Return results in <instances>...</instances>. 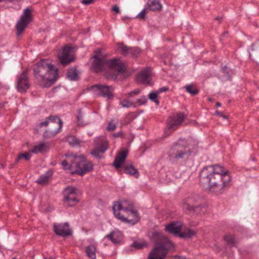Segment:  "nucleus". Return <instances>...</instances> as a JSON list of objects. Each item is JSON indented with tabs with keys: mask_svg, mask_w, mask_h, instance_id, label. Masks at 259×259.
Here are the masks:
<instances>
[{
	"mask_svg": "<svg viewBox=\"0 0 259 259\" xmlns=\"http://www.w3.org/2000/svg\"><path fill=\"white\" fill-rule=\"evenodd\" d=\"M212 170L213 176L215 174L219 175L221 177H231L230 171L224 166L218 164L213 165Z\"/></svg>",
	"mask_w": 259,
	"mask_h": 259,
	"instance_id": "19",
	"label": "nucleus"
},
{
	"mask_svg": "<svg viewBox=\"0 0 259 259\" xmlns=\"http://www.w3.org/2000/svg\"><path fill=\"white\" fill-rule=\"evenodd\" d=\"M215 114L220 117H223L224 119H227L228 118L227 115H224L222 112L218 110L215 111Z\"/></svg>",
	"mask_w": 259,
	"mask_h": 259,
	"instance_id": "52",
	"label": "nucleus"
},
{
	"mask_svg": "<svg viewBox=\"0 0 259 259\" xmlns=\"http://www.w3.org/2000/svg\"><path fill=\"white\" fill-rule=\"evenodd\" d=\"M133 246L135 247L137 249H140L146 246V244L144 243L135 242L133 244Z\"/></svg>",
	"mask_w": 259,
	"mask_h": 259,
	"instance_id": "42",
	"label": "nucleus"
},
{
	"mask_svg": "<svg viewBox=\"0 0 259 259\" xmlns=\"http://www.w3.org/2000/svg\"><path fill=\"white\" fill-rule=\"evenodd\" d=\"M140 90L139 89H137L128 93V96L129 97H132L136 95H138V94H140Z\"/></svg>",
	"mask_w": 259,
	"mask_h": 259,
	"instance_id": "46",
	"label": "nucleus"
},
{
	"mask_svg": "<svg viewBox=\"0 0 259 259\" xmlns=\"http://www.w3.org/2000/svg\"><path fill=\"white\" fill-rule=\"evenodd\" d=\"M12 259H16V257H13Z\"/></svg>",
	"mask_w": 259,
	"mask_h": 259,
	"instance_id": "63",
	"label": "nucleus"
},
{
	"mask_svg": "<svg viewBox=\"0 0 259 259\" xmlns=\"http://www.w3.org/2000/svg\"><path fill=\"white\" fill-rule=\"evenodd\" d=\"M201 200V197L199 196L192 195L184 200L182 207L184 209L188 210L200 203Z\"/></svg>",
	"mask_w": 259,
	"mask_h": 259,
	"instance_id": "14",
	"label": "nucleus"
},
{
	"mask_svg": "<svg viewBox=\"0 0 259 259\" xmlns=\"http://www.w3.org/2000/svg\"><path fill=\"white\" fill-rule=\"evenodd\" d=\"M208 100H209V101H211V99L210 98H208Z\"/></svg>",
	"mask_w": 259,
	"mask_h": 259,
	"instance_id": "62",
	"label": "nucleus"
},
{
	"mask_svg": "<svg viewBox=\"0 0 259 259\" xmlns=\"http://www.w3.org/2000/svg\"><path fill=\"white\" fill-rule=\"evenodd\" d=\"M128 154V150L123 149L121 151L118 152L116 155L113 165L116 168H120L124 163Z\"/></svg>",
	"mask_w": 259,
	"mask_h": 259,
	"instance_id": "16",
	"label": "nucleus"
},
{
	"mask_svg": "<svg viewBox=\"0 0 259 259\" xmlns=\"http://www.w3.org/2000/svg\"><path fill=\"white\" fill-rule=\"evenodd\" d=\"M77 111L78 114L76 116L77 124L78 126H83L85 125V123L83 120L81 110L79 109H78Z\"/></svg>",
	"mask_w": 259,
	"mask_h": 259,
	"instance_id": "34",
	"label": "nucleus"
},
{
	"mask_svg": "<svg viewBox=\"0 0 259 259\" xmlns=\"http://www.w3.org/2000/svg\"><path fill=\"white\" fill-rule=\"evenodd\" d=\"M118 50H120V53L123 56L129 55L130 48L124 45L123 44L119 45Z\"/></svg>",
	"mask_w": 259,
	"mask_h": 259,
	"instance_id": "33",
	"label": "nucleus"
},
{
	"mask_svg": "<svg viewBox=\"0 0 259 259\" xmlns=\"http://www.w3.org/2000/svg\"><path fill=\"white\" fill-rule=\"evenodd\" d=\"M36 183L39 185L45 186L48 184L49 179H37Z\"/></svg>",
	"mask_w": 259,
	"mask_h": 259,
	"instance_id": "44",
	"label": "nucleus"
},
{
	"mask_svg": "<svg viewBox=\"0 0 259 259\" xmlns=\"http://www.w3.org/2000/svg\"><path fill=\"white\" fill-rule=\"evenodd\" d=\"M66 159L63 160L61 164L64 169L70 170L72 175L77 174L82 176L85 174L92 170L93 164L88 162L84 156H78L76 154H65Z\"/></svg>",
	"mask_w": 259,
	"mask_h": 259,
	"instance_id": "3",
	"label": "nucleus"
},
{
	"mask_svg": "<svg viewBox=\"0 0 259 259\" xmlns=\"http://www.w3.org/2000/svg\"><path fill=\"white\" fill-rule=\"evenodd\" d=\"M92 59H94L92 63V69L96 72L106 71V77L109 79L116 80L119 75L124 73L126 71L124 63L119 58L107 60L94 55Z\"/></svg>",
	"mask_w": 259,
	"mask_h": 259,
	"instance_id": "1",
	"label": "nucleus"
},
{
	"mask_svg": "<svg viewBox=\"0 0 259 259\" xmlns=\"http://www.w3.org/2000/svg\"><path fill=\"white\" fill-rule=\"evenodd\" d=\"M226 33H227V32H224V33H223V36H225V34H226Z\"/></svg>",
	"mask_w": 259,
	"mask_h": 259,
	"instance_id": "61",
	"label": "nucleus"
},
{
	"mask_svg": "<svg viewBox=\"0 0 259 259\" xmlns=\"http://www.w3.org/2000/svg\"><path fill=\"white\" fill-rule=\"evenodd\" d=\"M72 50V48L69 46H65L63 48L62 50V56H69L71 51Z\"/></svg>",
	"mask_w": 259,
	"mask_h": 259,
	"instance_id": "41",
	"label": "nucleus"
},
{
	"mask_svg": "<svg viewBox=\"0 0 259 259\" xmlns=\"http://www.w3.org/2000/svg\"><path fill=\"white\" fill-rule=\"evenodd\" d=\"M158 92H152L148 95V97L150 100L154 102L157 105L159 104V101L157 99Z\"/></svg>",
	"mask_w": 259,
	"mask_h": 259,
	"instance_id": "35",
	"label": "nucleus"
},
{
	"mask_svg": "<svg viewBox=\"0 0 259 259\" xmlns=\"http://www.w3.org/2000/svg\"><path fill=\"white\" fill-rule=\"evenodd\" d=\"M168 90V88H167L166 87H163L159 89L158 92V93H162V92H166Z\"/></svg>",
	"mask_w": 259,
	"mask_h": 259,
	"instance_id": "55",
	"label": "nucleus"
},
{
	"mask_svg": "<svg viewBox=\"0 0 259 259\" xmlns=\"http://www.w3.org/2000/svg\"><path fill=\"white\" fill-rule=\"evenodd\" d=\"M223 19L222 17H217L214 18L215 20H218L219 21V23H221L222 20Z\"/></svg>",
	"mask_w": 259,
	"mask_h": 259,
	"instance_id": "57",
	"label": "nucleus"
},
{
	"mask_svg": "<svg viewBox=\"0 0 259 259\" xmlns=\"http://www.w3.org/2000/svg\"><path fill=\"white\" fill-rule=\"evenodd\" d=\"M140 19H144L145 18V10H143L137 16Z\"/></svg>",
	"mask_w": 259,
	"mask_h": 259,
	"instance_id": "50",
	"label": "nucleus"
},
{
	"mask_svg": "<svg viewBox=\"0 0 259 259\" xmlns=\"http://www.w3.org/2000/svg\"><path fill=\"white\" fill-rule=\"evenodd\" d=\"M107 237L109 238L113 243L116 244L120 242L122 235V233L118 231H112L109 235L107 236Z\"/></svg>",
	"mask_w": 259,
	"mask_h": 259,
	"instance_id": "23",
	"label": "nucleus"
},
{
	"mask_svg": "<svg viewBox=\"0 0 259 259\" xmlns=\"http://www.w3.org/2000/svg\"><path fill=\"white\" fill-rule=\"evenodd\" d=\"M53 175V171L51 170H48L46 174L44 176H41L39 178H50Z\"/></svg>",
	"mask_w": 259,
	"mask_h": 259,
	"instance_id": "48",
	"label": "nucleus"
},
{
	"mask_svg": "<svg viewBox=\"0 0 259 259\" xmlns=\"http://www.w3.org/2000/svg\"><path fill=\"white\" fill-rule=\"evenodd\" d=\"M112 11L115 12L116 13H119L120 12L119 9L117 5H114L112 7Z\"/></svg>",
	"mask_w": 259,
	"mask_h": 259,
	"instance_id": "56",
	"label": "nucleus"
},
{
	"mask_svg": "<svg viewBox=\"0 0 259 259\" xmlns=\"http://www.w3.org/2000/svg\"><path fill=\"white\" fill-rule=\"evenodd\" d=\"M113 137L114 138H118V137H122L123 136V133L122 132H118L117 133H115L112 135Z\"/></svg>",
	"mask_w": 259,
	"mask_h": 259,
	"instance_id": "54",
	"label": "nucleus"
},
{
	"mask_svg": "<svg viewBox=\"0 0 259 259\" xmlns=\"http://www.w3.org/2000/svg\"><path fill=\"white\" fill-rule=\"evenodd\" d=\"M182 142V141H179L175 143L170 148L168 156L171 160H177L183 158L185 156H189L192 154V151Z\"/></svg>",
	"mask_w": 259,
	"mask_h": 259,
	"instance_id": "7",
	"label": "nucleus"
},
{
	"mask_svg": "<svg viewBox=\"0 0 259 259\" xmlns=\"http://www.w3.org/2000/svg\"><path fill=\"white\" fill-rule=\"evenodd\" d=\"M58 69L48 59H41L33 66V74L42 88H49L57 80Z\"/></svg>",
	"mask_w": 259,
	"mask_h": 259,
	"instance_id": "2",
	"label": "nucleus"
},
{
	"mask_svg": "<svg viewBox=\"0 0 259 259\" xmlns=\"http://www.w3.org/2000/svg\"><path fill=\"white\" fill-rule=\"evenodd\" d=\"M120 104L123 107H130L133 105V103L127 100H124L121 102Z\"/></svg>",
	"mask_w": 259,
	"mask_h": 259,
	"instance_id": "43",
	"label": "nucleus"
},
{
	"mask_svg": "<svg viewBox=\"0 0 259 259\" xmlns=\"http://www.w3.org/2000/svg\"><path fill=\"white\" fill-rule=\"evenodd\" d=\"M137 103H139L140 105L145 104L147 102V99L145 96H142L141 98L138 99L137 100Z\"/></svg>",
	"mask_w": 259,
	"mask_h": 259,
	"instance_id": "45",
	"label": "nucleus"
},
{
	"mask_svg": "<svg viewBox=\"0 0 259 259\" xmlns=\"http://www.w3.org/2000/svg\"><path fill=\"white\" fill-rule=\"evenodd\" d=\"M151 70L149 68H145L141 71L136 76V80L138 83L142 84H149L150 81Z\"/></svg>",
	"mask_w": 259,
	"mask_h": 259,
	"instance_id": "15",
	"label": "nucleus"
},
{
	"mask_svg": "<svg viewBox=\"0 0 259 259\" xmlns=\"http://www.w3.org/2000/svg\"><path fill=\"white\" fill-rule=\"evenodd\" d=\"M187 116V115L184 113L179 112L169 117L167 119V131L171 133L178 128Z\"/></svg>",
	"mask_w": 259,
	"mask_h": 259,
	"instance_id": "10",
	"label": "nucleus"
},
{
	"mask_svg": "<svg viewBox=\"0 0 259 259\" xmlns=\"http://www.w3.org/2000/svg\"><path fill=\"white\" fill-rule=\"evenodd\" d=\"M254 46H255V45H254V44H252L251 45V50L252 51H254V50H255V49H254Z\"/></svg>",
	"mask_w": 259,
	"mask_h": 259,
	"instance_id": "59",
	"label": "nucleus"
},
{
	"mask_svg": "<svg viewBox=\"0 0 259 259\" xmlns=\"http://www.w3.org/2000/svg\"><path fill=\"white\" fill-rule=\"evenodd\" d=\"M94 53L95 54L94 55H96L97 57H102L103 56L102 55V50L101 49H98L95 50Z\"/></svg>",
	"mask_w": 259,
	"mask_h": 259,
	"instance_id": "51",
	"label": "nucleus"
},
{
	"mask_svg": "<svg viewBox=\"0 0 259 259\" xmlns=\"http://www.w3.org/2000/svg\"><path fill=\"white\" fill-rule=\"evenodd\" d=\"M63 122H59L57 125L53 126V127H55V129H51V130L46 131L43 135L45 138H49L51 137H54L57 134H58L61 128L62 127Z\"/></svg>",
	"mask_w": 259,
	"mask_h": 259,
	"instance_id": "21",
	"label": "nucleus"
},
{
	"mask_svg": "<svg viewBox=\"0 0 259 259\" xmlns=\"http://www.w3.org/2000/svg\"><path fill=\"white\" fill-rule=\"evenodd\" d=\"M223 72L225 74L226 77V80H231V76L233 74L232 70L229 69L227 66H224L223 67Z\"/></svg>",
	"mask_w": 259,
	"mask_h": 259,
	"instance_id": "36",
	"label": "nucleus"
},
{
	"mask_svg": "<svg viewBox=\"0 0 259 259\" xmlns=\"http://www.w3.org/2000/svg\"><path fill=\"white\" fill-rule=\"evenodd\" d=\"M124 172L127 174L138 178L139 176L138 171L133 165H125L123 167Z\"/></svg>",
	"mask_w": 259,
	"mask_h": 259,
	"instance_id": "24",
	"label": "nucleus"
},
{
	"mask_svg": "<svg viewBox=\"0 0 259 259\" xmlns=\"http://www.w3.org/2000/svg\"><path fill=\"white\" fill-rule=\"evenodd\" d=\"M67 77L70 80H77L78 78V72L76 68L72 67L67 72Z\"/></svg>",
	"mask_w": 259,
	"mask_h": 259,
	"instance_id": "27",
	"label": "nucleus"
},
{
	"mask_svg": "<svg viewBox=\"0 0 259 259\" xmlns=\"http://www.w3.org/2000/svg\"><path fill=\"white\" fill-rule=\"evenodd\" d=\"M22 158H24L26 160H29L30 158V155L27 153L20 154L16 159V162H18Z\"/></svg>",
	"mask_w": 259,
	"mask_h": 259,
	"instance_id": "40",
	"label": "nucleus"
},
{
	"mask_svg": "<svg viewBox=\"0 0 259 259\" xmlns=\"http://www.w3.org/2000/svg\"><path fill=\"white\" fill-rule=\"evenodd\" d=\"M96 148L99 152H101V153H104L108 148V144L107 142L104 141L101 145L98 146Z\"/></svg>",
	"mask_w": 259,
	"mask_h": 259,
	"instance_id": "39",
	"label": "nucleus"
},
{
	"mask_svg": "<svg viewBox=\"0 0 259 259\" xmlns=\"http://www.w3.org/2000/svg\"><path fill=\"white\" fill-rule=\"evenodd\" d=\"M224 239L228 245L235 246L236 240L232 235L229 234L226 235L224 236Z\"/></svg>",
	"mask_w": 259,
	"mask_h": 259,
	"instance_id": "32",
	"label": "nucleus"
},
{
	"mask_svg": "<svg viewBox=\"0 0 259 259\" xmlns=\"http://www.w3.org/2000/svg\"><path fill=\"white\" fill-rule=\"evenodd\" d=\"M182 224L180 222H173L169 224L165 227V230L171 234L179 235L181 233Z\"/></svg>",
	"mask_w": 259,
	"mask_h": 259,
	"instance_id": "17",
	"label": "nucleus"
},
{
	"mask_svg": "<svg viewBox=\"0 0 259 259\" xmlns=\"http://www.w3.org/2000/svg\"><path fill=\"white\" fill-rule=\"evenodd\" d=\"M230 181V180L226 182L224 179H202L200 183L207 193L218 195L222 193L223 188Z\"/></svg>",
	"mask_w": 259,
	"mask_h": 259,
	"instance_id": "6",
	"label": "nucleus"
},
{
	"mask_svg": "<svg viewBox=\"0 0 259 259\" xmlns=\"http://www.w3.org/2000/svg\"><path fill=\"white\" fill-rule=\"evenodd\" d=\"M97 248L94 245H90L86 248L87 256L91 259H96V252Z\"/></svg>",
	"mask_w": 259,
	"mask_h": 259,
	"instance_id": "29",
	"label": "nucleus"
},
{
	"mask_svg": "<svg viewBox=\"0 0 259 259\" xmlns=\"http://www.w3.org/2000/svg\"><path fill=\"white\" fill-rule=\"evenodd\" d=\"M48 148L47 144L46 143H39L33 147V148L30 150V151L34 153H42L46 151Z\"/></svg>",
	"mask_w": 259,
	"mask_h": 259,
	"instance_id": "25",
	"label": "nucleus"
},
{
	"mask_svg": "<svg viewBox=\"0 0 259 259\" xmlns=\"http://www.w3.org/2000/svg\"><path fill=\"white\" fill-rule=\"evenodd\" d=\"M183 256H179V255H175L173 257V259H182Z\"/></svg>",
	"mask_w": 259,
	"mask_h": 259,
	"instance_id": "58",
	"label": "nucleus"
},
{
	"mask_svg": "<svg viewBox=\"0 0 259 259\" xmlns=\"http://www.w3.org/2000/svg\"><path fill=\"white\" fill-rule=\"evenodd\" d=\"M197 232L195 230L187 228L181 233L179 236L182 238H190L195 236Z\"/></svg>",
	"mask_w": 259,
	"mask_h": 259,
	"instance_id": "26",
	"label": "nucleus"
},
{
	"mask_svg": "<svg viewBox=\"0 0 259 259\" xmlns=\"http://www.w3.org/2000/svg\"><path fill=\"white\" fill-rule=\"evenodd\" d=\"M212 166H205L200 172L199 178H212L214 176Z\"/></svg>",
	"mask_w": 259,
	"mask_h": 259,
	"instance_id": "22",
	"label": "nucleus"
},
{
	"mask_svg": "<svg viewBox=\"0 0 259 259\" xmlns=\"http://www.w3.org/2000/svg\"><path fill=\"white\" fill-rule=\"evenodd\" d=\"M67 141L72 145H78L80 144V141L73 136H71L67 138Z\"/></svg>",
	"mask_w": 259,
	"mask_h": 259,
	"instance_id": "37",
	"label": "nucleus"
},
{
	"mask_svg": "<svg viewBox=\"0 0 259 259\" xmlns=\"http://www.w3.org/2000/svg\"><path fill=\"white\" fill-rule=\"evenodd\" d=\"M221 106V103L220 102H217L216 103V106L217 107H220Z\"/></svg>",
	"mask_w": 259,
	"mask_h": 259,
	"instance_id": "60",
	"label": "nucleus"
},
{
	"mask_svg": "<svg viewBox=\"0 0 259 259\" xmlns=\"http://www.w3.org/2000/svg\"><path fill=\"white\" fill-rule=\"evenodd\" d=\"M152 238L155 242V246L148 259H164L168 250L173 249V244L161 233L154 232Z\"/></svg>",
	"mask_w": 259,
	"mask_h": 259,
	"instance_id": "5",
	"label": "nucleus"
},
{
	"mask_svg": "<svg viewBox=\"0 0 259 259\" xmlns=\"http://www.w3.org/2000/svg\"><path fill=\"white\" fill-rule=\"evenodd\" d=\"M185 88L187 92L192 96L196 95L198 94L199 90L194 84H190L185 86Z\"/></svg>",
	"mask_w": 259,
	"mask_h": 259,
	"instance_id": "30",
	"label": "nucleus"
},
{
	"mask_svg": "<svg viewBox=\"0 0 259 259\" xmlns=\"http://www.w3.org/2000/svg\"><path fill=\"white\" fill-rule=\"evenodd\" d=\"M101 152H99L97 148L94 149L91 152L92 155L96 158H100L101 156L100 155Z\"/></svg>",
	"mask_w": 259,
	"mask_h": 259,
	"instance_id": "47",
	"label": "nucleus"
},
{
	"mask_svg": "<svg viewBox=\"0 0 259 259\" xmlns=\"http://www.w3.org/2000/svg\"><path fill=\"white\" fill-rule=\"evenodd\" d=\"M207 205L206 203H199L196 205L194 206L192 208L188 209L187 210L193 212V213L196 214H200L202 211L203 208H206Z\"/></svg>",
	"mask_w": 259,
	"mask_h": 259,
	"instance_id": "28",
	"label": "nucleus"
},
{
	"mask_svg": "<svg viewBox=\"0 0 259 259\" xmlns=\"http://www.w3.org/2000/svg\"><path fill=\"white\" fill-rule=\"evenodd\" d=\"M147 6V9L152 11H160L162 8L159 0H148Z\"/></svg>",
	"mask_w": 259,
	"mask_h": 259,
	"instance_id": "20",
	"label": "nucleus"
},
{
	"mask_svg": "<svg viewBox=\"0 0 259 259\" xmlns=\"http://www.w3.org/2000/svg\"><path fill=\"white\" fill-rule=\"evenodd\" d=\"M94 0H81V3L84 5H89L92 4Z\"/></svg>",
	"mask_w": 259,
	"mask_h": 259,
	"instance_id": "53",
	"label": "nucleus"
},
{
	"mask_svg": "<svg viewBox=\"0 0 259 259\" xmlns=\"http://www.w3.org/2000/svg\"><path fill=\"white\" fill-rule=\"evenodd\" d=\"M59 60L62 65L66 66L72 62L74 60V58L72 56H61L59 57Z\"/></svg>",
	"mask_w": 259,
	"mask_h": 259,
	"instance_id": "31",
	"label": "nucleus"
},
{
	"mask_svg": "<svg viewBox=\"0 0 259 259\" xmlns=\"http://www.w3.org/2000/svg\"><path fill=\"white\" fill-rule=\"evenodd\" d=\"M31 10L26 8L20 19L16 24V29L17 35H20L24 30L26 27L32 20Z\"/></svg>",
	"mask_w": 259,
	"mask_h": 259,
	"instance_id": "11",
	"label": "nucleus"
},
{
	"mask_svg": "<svg viewBox=\"0 0 259 259\" xmlns=\"http://www.w3.org/2000/svg\"><path fill=\"white\" fill-rule=\"evenodd\" d=\"M78 192V189L74 187H66L63 191V201L64 204L69 207H72L77 204L79 202Z\"/></svg>",
	"mask_w": 259,
	"mask_h": 259,
	"instance_id": "9",
	"label": "nucleus"
},
{
	"mask_svg": "<svg viewBox=\"0 0 259 259\" xmlns=\"http://www.w3.org/2000/svg\"><path fill=\"white\" fill-rule=\"evenodd\" d=\"M89 90L92 91L96 96L103 97L107 100H112L114 97V87L112 85L96 84L92 85Z\"/></svg>",
	"mask_w": 259,
	"mask_h": 259,
	"instance_id": "8",
	"label": "nucleus"
},
{
	"mask_svg": "<svg viewBox=\"0 0 259 259\" xmlns=\"http://www.w3.org/2000/svg\"><path fill=\"white\" fill-rule=\"evenodd\" d=\"M28 73V70H25L17 77L16 88L19 92H25L30 87Z\"/></svg>",
	"mask_w": 259,
	"mask_h": 259,
	"instance_id": "12",
	"label": "nucleus"
},
{
	"mask_svg": "<svg viewBox=\"0 0 259 259\" xmlns=\"http://www.w3.org/2000/svg\"><path fill=\"white\" fill-rule=\"evenodd\" d=\"M54 231L58 235L65 237L72 234V232L69 228V225L68 223L60 224L54 225Z\"/></svg>",
	"mask_w": 259,
	"mask_h": 259,
	"instance_id": "13",
	"label": "nucleus"
},
{
	"mask_svg": "<svg viewBox=\"0 0 259 259\" xmlns=\"http://www.w3.org/2000/svg\"><path fill=\"white\" fill-rule=\"evenodd\" d=\"M59 122H62L61 119L57 116L51 115L46 118L45 121L40 122L39 125V127L42 126H47L51 123V126L57 125Z\"/></svg>",
	"mask_w": 259,
	"mask_h": 259,
	"instance_id": "18",
	"label": "nucleus"
},
{
	"mask_svg": "<svg viewBox=\"0 0 259 259\" xmlns=\"http://www.w3.org/2000/svg\"><path fill=\"white\" fill-rule=\"evenodd\" d=\"M133 203L125 199L114 202L112 209L115 217L122 222L134 225L139 220L138 213L133 208Z\"/></svg>",
	"mask_w": 259,
	"mask_h": 259,
	"instance_id": "4",
	"label": "nucleus"
},
{
	"mask_svg": "<svg viewBox=\"0 0 259 259\" xmlns=\"http://www.w3.org/2000/svg\"><path fill=\"white\" fill-rule=\"evenodd\" d=\"M116 126L115 124L110 122L108 124V126L107 128V130L109 131H113L115 130L116 129Z\"/></svg>",
	"mask_w": 259,
	"mask_h": 259,
	"instance_id": "49",
	"label": "nucleus"
},
{
	"mask_svg": "<svg viewBox=\"0 0 259 259\" xmlns=\"http://www.w3.org/2000/svg\"><path fill=\"white\" fill-rule=\"evenodd\" d=\"M140 52L141 50L138 47L130 48L129 55L133 57H137Z\"/></svg>",
	"mask_w": 259,
	"mask_h": 259,
	"instance_id": "38",
	"label": "nucleus"
}]
</instances>
